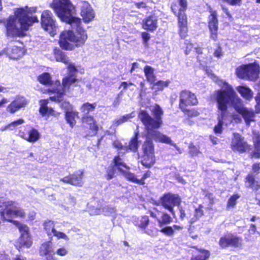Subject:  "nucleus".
Here are the masks:
<instances>
[{"mask_svg":"<svg viewBox=\"0 0 260 260\" xmlns=\"http://www.w3.org/2000/svg\"><path fill=\"white\" fill-rule=\"evenodd\" d=\"M247 80L254 81L258 77L259 70V66L256 63L248 64Z\"/></svg>","mask_w":260,"mask_h":260,"instance_id":"19","label":"nucleus"},{"mask_svg":"<svg viewBox=\"0 0 260 260\" xmlns=\"http://www.w3.org/2000/svg\"><path fill=\"white\" fill-rule=\"evenodd\" d=\"M24 123V120L23 119H19L15 121L12 122L9 124V127H10V131L15 129L19 125L22 124Z\"/></svg>","mask_w":260,"mask_h":260,"instance_id":"49","label":"nucleus"},{"mask_svg":"<svg viewBox=\"0 0 260 260\" xmlns=\"http://www.w3.org/2000/svg\"><path fill=\"white\" fill-rule=\"evenodd\" d=\"M210 256V252L205 249H199L198 253L193 255L191 260H208Z\"/></svg>","mask_w":260,"mask_h":260,"instance_id":"29","label":"nucleus"},{"mask_svg":"<svg viewBox=\"0 0 260 260\" xmlns=\"http://www.w3.org/2000/svg\"><path fill=\"white\" fill-rule=\"evenodd\" d=\"M38 81L45 85H49L51 84V78L49 74L47 73H44L38 76Z\"/></svg>","mask_w":260,"mask_h":260,"instance_id":"37","label":"nucleus"},{"mask_svg":"<svg viewBox=\"0 0 260 260\" xmlns=\"http://www.w3.org/2000/svg\"><path fill=\"white\" fill-rule=\"evenodd\" d=\"M53 55L56 61L61 62L65 64L69 63V57L59 48H54Z\"/></svg>","mask_w":260,"mask_h":260,"instance_id":"22","label":"nucleus"},{"mask_svg":"<svg viewBox=\"0 0 260 260\" xmlns=\"http://www.w3.org/2000/svg\"><path fill=\"white\" fill-rule=\"evenodd\" d=\"M212 78L220 86L221 89L216 92V99L218 105V123L215 126L214 131L216 134L222 132V125H227L233 120L236 122L240 121L238 115L232 116L228 111V105H232L236 111L242 115L246 124L250 125L251 121H254V114L253 111L245 108L242 103L241 100L238 97L232 87L225 82L219 80L217 77L211 75Z\"/></svg>","mask_w":260,"mask_h":260,"instance_id":"1","label":"nucleus"},{"mask_svg":"<svg viewBox=\"0 0 260 260\" xmlns=\"http://www.w3.org/2000/svg\"><path fill=\"white\" fill-rule=\"evenodd\" d=\"M68 65V71L69 76L63 79L61 85L58 81L54 83V87L49 89L51 92L55 94L53 96H50V99L54 102H61L62 101V96L64 93L69 89L70 86L76 81L75 75L77 70L75 66L69 60Z\"/></svg>","mask_w":260,"mask_h":260,"instance_id":"5","label":"nucleus"},{"mask_svg":"<svg viewBox=\"0 0 260 260\" xmlns=\"http://www.w3.org/2000/svg\"><path fill=\"white\" fill-rule=\"evenodd\" d=\"M138 129V128L137 127V130L135 132V136L132 138L128 145H124V149H125V151L129 150L135 152L137 150L138 148V135L139 134V131Z\"/></svg>","mask_w":260,"mask_h":260,"instance_id":"26","label":"nucleus"},{"mask_svg":"<svg viewBox=\"0 0 260 260\" xmlns=\"http://www.w3.org/2000/svg\"><path fill=\"white\" fill-rule=\"evenodd\" d=\"M181 201V198L178 194L170 193L164 194L160 200L161 205L168 210L173 216H175L174 207L175 206H179Z\"/></svg>","mask_w":260,"mask_h":260,"instance_id":"8","label":"nucleus"},{"mask_svg":"<svg viewBox=\"0 0 260 260\" xmlns=\"http://www.w3.org/2000/svg\"><path fill=\"white\" fill-rule=\"evenodd\" d=\"M53 236L55 237L57 239H62L67 242L69 241L70 240L69 236L65 233L58 231L57 230L55 231V233Z\"/></svg>","mask_w":260,"mask_h":260,"instance_id":"46","label":"nucleus"},{"mask_svg":"<svg viewBox=\"0 0 260 260\" xmlns=\"http://www.w3.org/2000/svg\"><path fill=\"white\" fill-rule=\"evenodd\" d=\"M170 83L169 80L165 81H159L154 84L152 89L155 91H162L165 87H167Z\"/></svg>","mask_w":260,"mask_h":260,"instance_id":"40","label":"nucleus"},{"mask_svg":"<svg viewBox=\"0 0 260 260\" xmlns=\"http://www.w3.org/2000/svg\"><path fill=\"white\" fill-rule=\"evenodd\" d=\"M214 55L218 58H219L223 55V52L221 47H218V48L215 50Z\"/></svg>","mask_w":260,"mask_h":260,"instance_id":"61","label":"nucleus"},{"mask_svg":"<svg viewBox=\"0 0 260 260\" xmlns=\"http://www.w3.org/2000/svg\"><path fill=\"white\" fill-rule=\"evenodd\" d=\"M152 112L154 116V118L145 110H141L138 115L139 118L145 126L148 135L155 141L173 146L179 154L182 153L181 149L172 141L169 137L154 130L159 128L162 124L161 117L164 112L162 109L159 105H155L152 108Z\"/></svg>","mask_w":260,"mask_h":260,"instance_id":"3","label":"nucleus"},{"mask_svg":"<svg viewBox=\"0 0 260 260\" xmlns=\"http://www.w3.org/2000/svg\"><path fill=\"white\" fill-rule=\"evenodd\" d=\"M159 226L162 227L165 224L170 223L172 221L171 217L167 214L164 213L161 216V219H157Z\"/></svg>","mask_w":260,"mask_h":260,"instance_id":"42","label":"nucleus"},{"mask_svg":"<svg viewBox=\"0 0 260 260\" xmlns=\"http://www.w3.org/2000/svg\"><path fill=\"white\" fill-rule=\"evenodd\" d=\"M230 234L222 237L219 240V245L222 248H225L231 246Z\"/></svg>","mask_w":260,"mask_h":260,"instance_id":"41","label":"nucleus"},{"mask_svg":"<svg viewBox=\"0 0 260 260\" xmlns=\"http://www.w3.org/2000/svg\"><path fill=\"white\" fill-rule=\"evenodd\" d=\"M21 137L28 142L34 143L40 139V134L38 130L32 128L28 131L27 135H24Z\"/></svg>","mask_w":260,"mask_h":260,"instance_id":"23","label":"nucleus"},{"mask_svg":"<svg viewBox=\"0 0 260 260\" xmlns=\"http://www.w3.org/2000/svg\"><path fill=\"white\" fill-rule=\"evenodd\" d=\"M96 106V104L95 103L89 104L88 103H86L81 106L80 111L84 114H87L89 112L93 111Z\"/></svg>","mask_w":260,"mask_h":260,"instance_id":"39","label":"nucleus"},{"mask_svg":"<svg viewBox=\"0 0 260 260\" xmlns=\"http://www.w3.org/2000/svg\"><path fill=\"white\" fill-rule=\"evenodd\" d=\"M198 59L201 62V64L203 66H205L207 64V58H205L202 55H199L198 56Z\"/></svg>","mask_w":260,"mask_h":260,"instance_id":"62","label":"nucleus"},{"mask_svg":"<svg viewBox=\"0 0 260 260\" xmlns=\"http://www.w3.org/2000/svg\"><path fill=\"white\" fill-rule=\"evenodd\" d=\"M194 48L196 50V52L199 54H202V49L200 48H197L196 47H193V45L191 43L187 44L186 46V49L185 50V53L188 54L189 53V51L191 50L192 49Z\"/></svg>","mask_w":260,"mask_h":260,"instance_id":"54","label":"nucleus"},{"mask_svg":"<svg viewBox=\"0 0 260 260\" xmlns=\"http://www.w3.org/2000/svg\"><path fill=\"white\" fill-rule=\"evenodd\" d=\"M78 112L74 110L66 112L65 119L70 126L73 128L76 124V118H79Z\"/></svg>","mask_w":260,"mask_h":260,"instance_id":"21","label":"nucleus"},{"mask_svg":"<svg viewBox=\"0 0 260 260\" xmlns=\"http://www.w3.org/2000/svg\"><path fill=\"white\" fill-rule=\"evenodd\" d=\"M252 141L254 149H260V134L256 132L252 133Z\"/></svg>","mask_w":260,"mask_h":260,"instance_id":"43","label":"nucleus"},{"mask_svg":"<svg viewBox=\"0 0 260 260\" xmlns=\"http://www.w3.org/2000/svg\"><path fill=\"white\" fill-rule=\"evenodd\" d=\"M13 224L19 229L21 233L20 243L27 248H29L32 243L28 233L29 229L26 225L19 221H13Z\"/></svg>","mask_w":260,"mask_h":260,"instance_id":"12","label":"nucleus"},{"mask_svg":"<svg viewBox=\"0 0 260 260\" xmlns=\"http://www.w3.org/2000/svg\"><path fill=\"white\" fill-rule=\"evenodd\" d=\"M187 25H178L179 28V35L182 38H184L187 36L188 29Z\"/></svg>","mask_w":260,"mask_h":260,"instance_id":"47","label":"nucleus"},{"mask_svg":"<svg viewBox=\"0 0 260 260\" xmlns=\"http://www.w3.org/2000/svg\"><path fill=\"white\" fill-rule=\"evenodd\" d=\"M143 155L141 157L142 164L146 168H150L155 162L154 146L151 140L146 141L142 146Z\"/></svg>","mask_w":260,"mask_h":260,"instance_id":"7","label":"nucleus"},{"mask_svg":"<svg viewBox=\"0 0 260 260\" xmlns=\"http://www.w3.org/2000/svg\"><path fill=\"white\" fill-rule=\"evenodd\" d=\"M160 232L169 237H172L174 235V229L171 226H167L163 228Z\"/></svg>","mask_w":260,"mask_h":260,"instance_id":"48","label":"nucleus"},{"mask_svg":"<svg viewBox=\"0 0 260 260\" xmlns=\"http://www.w3.org/2000/svg\"><path fill=\"white\" fill-rule=\"evenodd\" d=\"M231 148L234 152L242 153L250 150V146L244 140V137L238 133L233 134Z\"/></svg>","mask_w":260,"mask_h":260,"instance_id":"10","label":"nucleus"},{"mask_svg":"<svg viewBox=\"0 0 260 260\" xmlns=\"http://www.w3.org/2000/svg\"><path fill=\"white\" fill-rule=\"evenodd\" d=\"M6 53L9 58L15 59L23 55L24 50L21 46L10 45L7 48Z\"/></svg>","mask_w":260,"mask_h":260,"instance_id":"16","label":"nucleus"},{"mask_svg":"<svg viewBox=\"0 0 260 260\" xmlns=\"http://www.w3.org/2000/svg\"><path fill=\"white\" fill-rule=\"evenodd\" d=\"M55 254L57 255L60 256H65L68 255L69 253L68 250L64 247H60L56 250L55 252H54Z\"/></svg>","mask_w":260,"mask_h":260,"instance_id":"52","label":"nucleus"},{"mask_svg":"<svg viewBox=\"0 0 260 260\" xmlns=\"http://www.w3.org/2000/svg\"><path fill=\"white\" fill-rule=\"evenodd\" d=\"M41 25L43 28L53 37L56 32L57 26L52 18V14L48 10L44 11L41 15Z\"/></svg>","mask_w":260,"mask_h":260,"instance_id":"9","label":"nucleus"},{"mask_svg":"<svg viewBox=\"0 0 260 260\" xmlns=\"http://www.w3.org/2000/svg\"><path fill=\"white\" fill-rule=\"evenodd\" d=\"M134 5L138 9H145L147 7L146 3L144 2H135Z\"/></svg>","mask_w":260,"mask_h":260,"instance_id":"60","label":"nucleus"},{"mask_svg":"<svg viewBox=\"0 0 260 260\" xmlns=\"http://www.w3.org/2000/svg\"><path fill=\"white\" fill-rule=\"evenodd\" d=\"M27 100L23 96H17L7 107L6 110L11 114H14L27 104Z\"/></svg>","mask_w":260,"mask_h":260,"instance_id":"13","label":"nucleus"},{"mask_svg":"<svg viewBox=\"0 0 260 260\" xmlns=\"http://www.w3.org/2000/svg\"><path fill=\"white\" fill-rule=\"evenodd\" d=\"M83 123L89 126L92 132V135H95L98 129V126L93 117L90 116H84L82 118Z\"/></svg>","mask_w":260,"mask_h":260,"instance_id":"24","label":"nucleus"},{"mask_svg":"<svg viewBox=\"0 0 260 260\" xmlns=\"http://www.w3.org/2000/svg\"><path fill=\"white\" fill-rule=\"evenodd\" d=\"M237 89L241 95L245 99L250 100L252 98L253 93L249 88L241 86L238 87Z\"/></svg>","mask_w":260,"mask_h":260,"instance_id":"35","label":"nucleus"},{"mask_svg":"<svg viewBox=\"0 0 260 260\" xmlns=\"http://www.w3.org/2000/svg\"><path fill=\"white\" fill-rule=\"evenodd\" d=\"M48 101L47 100H41L40 101V108L39 109L40 113L42 116L51 115L54 117H57L60 113L54 111L52 108L47 107Z\"/></svg>","mask_w":260,"mask_h":260,"instance_id":"17","label":"nucleus"},{"mask_svg":"<svg viewBox=\"0 0 260 260\" xmlns=\"http://www.w3.org/2000/svg\"><path fill=\"white\" fill-rule=\"evenodd\" d=\"M149 223V219L147 216H144L142 218L139 226L142 229H145Z\"/></svg>","mask_w":260,"mask_h":260,"instance_id":"55","label":"nucleus"},{"mask_svg":"<svg viewBox=\"0 0 260 260\" xmlns=\"http://www.w3.org/2000/svg\"><path fill=\"white\" fill-rule=\"evenodd\" d=\"M172 10L174 14L178 17V24L187 25V17L185 14V11L177 10L176 6H172Z\"/></svg>","mask_w":260,"mask_h":260,"instance_id":"20","label":"nucleus"},{"mask_svg":"<svg viewBox=\"0 0 260 260\" xmlns=\"http://www.w3.org/2000/svg\"><path fill=\"white\" fill-rule=\"evenodd\" d=\"M55 254L54 251H53V253H49L44 256L45 257V260H56V258L54 257Z\"/></svg>","mask_w":260,"mask_h":260,"instance_id":"64","label":"nucleus"},{"mask_svg":"<svg viewBox=\"0 0 260 260\" xmlns=\"http://www.w3.org/2000/svg\"><path fill=\"white\" fill-rule=\"evenodd\" d=\"M251 156L252 157H254L256 158H260V149H254V151H253Z\"/></svg>","mask_w":260,"mask_h":260,"instance_id":"63","label":"nucleus"},{"mask_svg":"<svg viewBox=\"0 0 260 260\" xmlns=\"http://www.w3.org/2000/svg\"><path fill=\"white\" fill-rule=\"evenodd\" d=\"M239 196L237 194H234L232 196L229 200L228 202V207H234L236 204V201L238 199Z\"/></svg>","mask_w":260,"mask_h":260,"instance_id":"51","label":"nucleus"},{"mask_svg":"<svg viewBox=\"0 0 260 260\" xmlns=\"http://www.w3.org/2000/svg\"><path fill=\"white\" fill-rule=\"evenodd\" d=\"M122 173L124 176L129 181L141 185H143L145 183L143 180L137 179L136 175L134 174L129 172L128 170H125Z\"/></svg>","mask_w":260,"mask_h":260,"instance_id":"31","label":"nucleus"},{"mask_svg":"<svg viewBox=\"0 0 260 260\" xmlns=\"http://www.w3.org/2000/svg\"><path fill=\"white\" fill-rule=\"evenodd\" d=\"M203 206L200 205L197 208H196L193 213V217L189 216L188 217L189 222L190 223H193L197 221L200 218H201L204 214L203 210Z\"/></svg>","mask_w":260,"mask_h":260,"instance_id":"30","label":"nucleus"},{"mask_svg":"<svg viewBox=\"0 0 260 260\" xmlns=\"http://www.w3.org/2000/svg\"><path fill=\"white\" fill-rule=\"evenodd\" d=\"M157 27V18L155 15L149 16L143 21V27L146 30L153 31Z\"/></svg>","mask_w":260,"mask_h":260,"instance_id":"18","label":"nucleus"},{"mask_svg":"<svg viewBox=\"0 0 260 260\" xmlns=\"http://www.w3.org/2000/svg\"><path fill=\"white\" fill-rule=\"evenodd\" d=\"M209 17V28L210 31V37L214 40L217 38L218 20L216 11L211 10Z\"/></svg>","mask_w":260,"mask_h":260,"instance_id":"14","label":"nucleus"},{"mask_svg":"<svg viewBox=\"0 0 260 260\" xmlns=\"http://www.w3.org/2000/svg\"><path fill=\"white\" fill-rule=\"evenodd\" d=\"M198 100L196 95L187 90L182 91L180 95L179 107L182 110H185L186 106L196 105Z\"/></svg>","mask_w":260,"mask_h":260,"instance_id":"11","label":"nucleus"},{"mask_svg":"<svg viewBox=\"0 0 260 260\" xmlns=\"http://www.w3.org/2000/svg\"><path fill=\"white\" fill-rule=\"evenodd\" d=\"M88 211L90 215H96L100 214L102 212L101 208H95L92 206H88Z\"/></svg>","mask_w":260,"mask_h":260,"instance_id":"50","label":"nucleus"},{"mask_svg":"<svg viewBox=\"0 0 260 260\" xmlns=\"http://www.w3.org/2000/svg\"><path fill=\"white\" fill-rule=\"evenodd\" d=\"M248 64L243 65L238 67L236 70V74L237 77L242 79H247Z\"/></svg>","mask_w":260,"mask_h":260,"instance_id":"34","label":"nucleus"},{"mask_svg":"<svg viewBox=\"0 0 260 260\" xmlns=\"http://www.w3.org/2000/svg\"><path fill=\"white\" fill-rule=\"evenodd\" d=\"M102 212L105 215L114 216L116 212V209L113 207L105 206L102 208Z\"/></svg>","mask_w":260,"mask_h":260,"instance_id":"45","label":"nucleus"},{"mask_svg":"<svg viewBox=\"0 0 260 260\" xmlns=\"http://www.w3.org/2000/svg\"><path fill=\"white\" fill-rule=\"evenodd\" d=\"M189 153L192 155H197L199 153V150L196 146L190 145L189 146Z\"/></svg>","mask_w":260,"mask_h":260,"instance_id":"58","label":"nucleus"},{"mask_svg":"<svg viewBox=\"0 0 260 260\" xmlns=\"http://www.w3.org/2000/svg\"><path fill=\"white\" fill-rule=\"evenodd\" d=\"M51 7L62 21L71 25L72 30L62 31L59 36V44L64 50H72L82 46L88 36L86 30L81 26V21L74 17L75 7L70 0H53Z\"/></svg>","mask_w":260,"mask_h":260,"instance_id":"2","label":"nucleus"},{"mask_svg":"<svg viewBox=\"0 0 260 260\" xmlns=\"http://www.w3.org/2000/svg\"><path fill=\"white\" fill-rule=\"evenodd\" d=\"M231 246L240 247L242 244V239L230 234Z\"/></svg>","mask_w":260,"mask_h":260,"instance_id":"44","label":"nucleus"},{"mask_svg":"<svg viewBox=\"0 0 260 260\" xmlns=\"http://www.w3.org/2000/svg\"><path fill=\"white\" fill-rule=\"evenodd\" d=\"M81 15L85 22H88L94 18V13L89 4L85 1L80 3Z\"/></svg>","mask_w":260,"mask_h":260,"instance_id":"15","label":"nucleus"},{"mask_svg":"<svg viewBox=\"0 0 260 260\" xmlns=\"http://www.w3.org/2000/svg\"><path fill=\"white\" fill-rule=\"evenodd\" d=\"M113 162L114 163V166L121 173H122L125 170L129 169V167L122 161L121 158L119 156H116L114 158Z\"/></svg>","mask_w":260,"mask_h":260,"instance_id":"36","label":"nucleus"},{"mask_svg":"<svg viewBox=\"0 0 260 260\" xmlns=\"http://www.w3.org/2000/svg\"><path fill=\"white\" fill-rule=\"evenodd\" d=\"M60 107L64 110L65 112L73 110V107L72 105H71L69 102L67 101L62 102L60 105Z\"/></svg>","mask_w":260,"mask_h":260,"instance_id":"53","label":"nucleus"},{"mask_svg":"<svg viewBox=\"0 0 260 260\" xmlns=\"http://www.w3.org/2000/svg\"><path fill=\"white\" fill-rule=\"evenodd\" d=\"M246 186L254 190L260 188V184L255 181L254 177L252 175H248L246 178Z\"/></svg>","mask_w":260,"mask_h":260,"instance_id":"33","label":"nucleus"},{"mask_svg":"<svg viewBox=\"0 0 260 260\" xmlns=\"http://www.w3.org/2000/svg\"><path fill=\"white\" fill-rule=\"evenodd\" d=\"M83 172L82 171H77L75 173L71 175L72 185L81 186L83 184L82 178Z\"/></svg>","mask_w":260,"mask_h":260,"instance_id":"27","label":"nucleus"},{"mask_svg":"<svg viewBox=\"0 0 260 260\" xmlns=\"http://www.w3.org/2000/svg\"><path fill=\"white\" fill-rule=\"evenodd\" d=\"M36 7H28L15 9L14 15L10 16L7 21L6 25L7 35L9 37L20 36L22 30H27L32 24L38 21L35 16L29 15L36 12Z\"/></svg>","mask_w":260,"mask_h":260,"instance_id":"4","label":"nucleus"},{"mask_svg":"<svg viewBox=\"0 0 260 260\" xmlns=\"http://www.w3.org/2000/svg\"><path fill=\"white\" fill-rule=\"evenodd\" d=\"M54 251L52 244L51 242L43 243L40 248V254L41 256H44Z\"/></svg>","mask_w":260,"mask_h":260,"instance_id":"28","label":"nucleus"},{"mask_svg":"<svg viewBox=\"0 0 260 260\" xmlns=\"http://www.w3.org/2000/svg\"><path fill=\"white\" fill-rule=\"evenodd\" d=\"M113 145L114 147L117 148L120 150V151L119 152V153L122 154L123 152L122 151H125V149H124V146H123L119 141H114Z\"/></svg>","mask_w":260,"mask_h":260,"instance_id":"56","label":"nucleus"},{"mask_svg":"<svg viewBox=\"0 0 260 260\" xmlns=\"http://www.w3.org/2000/svg\"><path fill=\"white\" fill-rule=\"evenodd\" d=\"M5 208L3 211L0 212L1 216L4 220L13 223L12 217L24 218L25 213L24 210L17 206L16 203L3 198L0 199V208Z\"/></svg>","mask_w":260,"mask_h":260,"instance_id":"6","label":"nucleus"},{"mask_svg":"<svg viewBox=\"0 0 260 260\" xmlns=\"http://www.w3.org/2000/svg\"><path fill=\"white\" fill-rule=\"evenodd\" d=\"M44 226L48 236L53 235L56 231L54 228V222L51 220L46 221L44 223Z\"/></svg>","mask_w":260,"mask_h":260,"instance_id":"38","label":"nucleus"},{"mask_svg":"<svg viewBox=\"0 0 260 260\" xmlns=\"http://www.w3.org/2000/svg\"><path fill=\"white\" fill-rule=\"evenodd\" d=\"M144 72L147 81L150 83H154L155 81L154 69L151 67L147 66L144 68Z\"/></svg>","mask_w":260,"mask_h":260,"instance_id":"32","label":"nucleus"},{"mask_svg":"<svg viewBox=\"0 0 260 260\" xmlns=\"http://www.w3.org/2000/svg\"><path fill=\"white\" fill-rule=\"evenodd\" d=\"M135 116V112H133L129 114H127L119 117H117L112 121V126L116 127L119 125L128 121L130 119L133 118Z\"/></svg>","mask_w":260,"mask_h":260,"instance_id":"25","label":"nucleus"},{"mask_svg":"<svg viewBox=\"0 0 260 260\" xmlns=\"http://www.w3.org/2000/svg\"><path fill=\"white\" fill-rule=\"evenodd\" d=\"M134 84L131 82H123L121 83V84L119 86V88L120 89L122 88V91L125 90L128 87H129L132 86H134Z\"/></svg>","mask_w":260,"mask_h":260,"instance_id":"59","label":"nucleus"},{"mask_svg":"<svg viewBox=\"0 0 260 260\" xmlns=\"http://www.w3.org/2000/svg\"><path fill=\"white\" fill-rule=\"evenodd\" d=\"M179 5L180 9L179 10L185 11L187 7V3L186 0H178Z\"/></svg>","mask_w":260,"mask_h":260,"instance_id":"57","label":"nucleus"}]
</instances>
